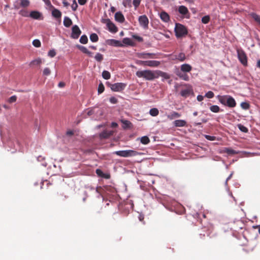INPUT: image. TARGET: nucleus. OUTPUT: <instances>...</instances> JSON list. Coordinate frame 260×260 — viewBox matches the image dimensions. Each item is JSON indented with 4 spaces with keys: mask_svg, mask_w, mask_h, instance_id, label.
<instances>
[{
    "mask_svg": "<svg viewBox=\"0 0 260 260\" xmlns=\"http://www.w3.org/2000/svg\"><path fill=\"white\" fill-rule=\"evenodd\" d=\"M217 98L219 102L222 105L230 108H234L236 106V102L235 99L231 95H218Z\"/></svg>",
    "mask_w": 260,
    "mask_h": 260,
    "instance_id": "nucleus-1",
    "label": "nucleus"
},
{
    "mask_svg": "<svg viewBox=\"0 0 260 260\" xmlns=\"http://www.w3.org/2000/svg\"><path fill=\"white\" fill-rule=\"evenodd\" d=\"M136 75L139 78H143L147 80H152L157 78L154 72L151 70L138 71Z\"/></svg>",
    "mask_w": 260,
    "mask_h": 260,
    "instance_id": "nucleus-2",
    "label": "nucleus"
},
{
    "mask_svg": "<svg viewBox=\"0 0 260 260\" xmlns=\"http://www.w3.org/2000/svg\"><path fill=\"white\" fill-rule=\"evenodd\" d=\"M174 30L175 35L177 38L184 37L188 34V30L186 27L180 23H176Z\"/></svg>",
    "mask_w": 260,
    "mask_h": 260,
    "instance_id": "nucleus-3",
    "label": "nucleus"
},
{
    "mask_svg": "<svg viewBox=\"0 0 260 260\" xmlns=\"http://www.w3.org/2000/svg\"><path fill=\"white\" fill-rule=\"evenodd\" d=\"M114 153L117 155L124 157L134 156L140 154L138 152L133 150L117 151L114 152Z\"/></svg>",
    "mask_w": 260,
    "mask_h": 260,
    "instance_id": "nucleus-4",
    "label": "nucleus"
},
{
    "mask_svg": "<svg viewBox=\"0 0 260 260\" xmlns=\"http://www.w3.org/2000/svg\"><path fill=\"white\" fill-rule=\"evenodd\" d=\"M111 89L115 92H120L122 91L126 86V84L124 83H116L114 84H108Z\"/></svg>",
    "mask_w": 260,
    "mask_h": 260,
    "instance_id": "nucleus-5",
    "label": "nucleus"
},
{
    "mask_svg": "<svg viewBox=\"0 0 260 260\" xmlns=\"http://www.w3.org/2000/svg\"><path fill=\"white\" fill-rule=\"evenodd\" d=\"M237 55L240 62L244 66L247 65V57L245 52L242 50L238 49L237 50Z\"/></svg>",
    "mask_w": 260,
    "mask_h": 260,
    "instance_id": "nucleus-6",
    "label": "nucleus"
},
{
    "mask_svg": "<svg viewBox=\"0 0 260 260\" xmlns=\"http://www.w3.org/2000/svg\"><path fill=\"white\" fill-rule=\"evenodd\" d=\"M102 22L106 24L109 31L111 32L116 33L118 31V28L109 19H104Z\"/></svg>",
    "mask_w": 260,
    "mask_h": 260,
    "instance_id": "nucleus-7",
    "label": "nucleus"
},
{
    "mask_svg": "<svg viewBox=\"0 0 260 260\" xmlns=\"http://www.w3.org/2000/svg\"><path fill=\"white\" fill-rule=\"evenodd\" d=\"M140 25L145 29L148 28L149 19L146 15H141L138 18Z\"/></svg>",
    "mask_w": 260,
    "mask_h": 260,
    "instance_id": "nucleus-8",
    "label": "nucleus"
},
{
    "mask_svg": "<svg viewBox=\"0 0 260 260\" xmlns=\"http://www.w3.org/2000/svg\"><path fill=\"white\" fill-rule=\"evenodd\" d=\"M185 86H187V88L182 89L180 91V95L185 98L189 96L190 94H193V93L191 86L187 84H186Z\"/></svg>",
    "mask_w": 260,
    "mask_h": 260,
    "instance_id": "nucleus-9",
    "label": "nucleus"
},
{
    "mask_svg": "<svg viewBox=\"0 0 260 260\" xmlns=\"http://www.w3.org/2000/svg\"><path fill=\"white\" fill-rule=\"evenodd\" d=\"M81 34V31L78 25H75L72 28L71 37L73 39H77L79 38Z\"/></svg>",
    "mask_w": 260,
    "mask_h": 260,
    "instance_id": "nucleus-10",
    "label": "nucleus"
},
{
    "mask_svg": "<svg viewBox=\"0 0 260 260\" xmlns=\"http://www.w3.org/2000/svg\"><path fill=\"white\" fill-rule=\"evenodd\" d=\"M138 57L143 59L157 58V54L156 53L144 52L139 53L138 54Z\"/></svg>",
    "mask_w": 260,
    "mask_h": 260,
    "instance_id": "nucleus-11",
    "label": "nucleus"
},
{
    "mask_svg": "<svg viewBox=\"0 0 260 260\" xmlns=\"http://www.w3.org/2000/svg\"><path fill=\"white\" fill-rule=\"evenodd\" d=\"M106 43L108 45L115 47H122L123 44L120 41L115 39H109L106 41Z\"/></svg>",
    "mask_w": 260,
    "mask_h": 260,
    "instance_id": "nucleus-12",
    "label": "nucleus"
},
{
    "mask_svg": "<svg viewBox=\"0 0 260 260\" xmlns=\"http://www.w3.org/2000/svg\"><path fill=\"white\" fill-rule=\"evenodd\" d=\"M29 17L34 19H42V14L37 11H32L29 13Z\"/></svg>",
    "mask_w": 260,
    "mask_h": 260,
    "instance_id": "nucleus-13",
    "label": "nucleus"
},
{
    "mask_svg": "<svg viewBox=\"0 0 260 260\" xmlns=\"http://www.w3.org/2000/svg\"><path fill=\"white\" fill-rule=\"evenodd\" d=\"M160 64V61L157 60H146V66L155 68L158 67Z\"/></svg>",
    "mask_w": 260,
    "mask_h": 260,
    "instance_id": "nucleus-14",
    "label": "nucleus"
},
{
    "mask_svg": "<svg viewBox=\"0 0 260 260\" xmlns=\"http://www.w3.org/2000/svg\"><path fill=\"white\" fill-rule=\"evenodd\" d=\"M115 19L116 21L120 23H123L125 20L123 15L120 12H116L115 14Z\"/></svg>",
    "mask_w": 260,
    "mask_h": 260,
    "instance_id": "nucleus-15",
    "label": "nucleus"
},
{
    "mask_svg": "<svg viewBox=\"0 0 260 260\" xmlns=\"http://www.w3.org/2000/svg\"><path fill=\"white\" fill-rule=\"evenodd\" d=\"M159 16L161 20L165 22H168L170 20L169 15L165 11L161 12Z\"/></svg>",
    "mask_w": 260,
    "mask_h": 260,
    "instance_id": "nucleus-16",
    "label": "nucleus"
},
{
    "mask_svg": "<svg viewBox=\"0 0 260 260\" xmlns=\"http://www.w3.org/2000/svg\"><path fill=\"white\" fill-rule=\"evenodd\" d=\"M77 47L83 53L87 54L90 57H92L93 53L89 51L85 47L81 45H77Z\"/></svg>",
    "mask_w": 260,
    "mask_h": 260,
    "instance_id": "nucleus-17",
    "label": "nucleus"
},
{
    "mask_svg": "<svg viewBox=\"0 0 260 260\" xmlns=\"http://www.w3.org/2000/svg\"><path fill=\"white\" fill-rule=\"evenodd\" d=\"M52 8L53 9L51 12L52 16L56 19H60L62 15L61 12L54 7Z\"/></svg>",
    "mask_w": 260,
    "mask_h": 260,
    "instance_id": "nucleus-18",
    "label": "nucleus"
},
{
    "mask_svg": "<svg viewBox=\"0 0 260 260\" xmlns=\"http://www.w3.org/2000/svg\"><path fill=\"white\" fill-rule=\"evenodd\" d=\"M181 115V114L177 112L172 111L167 115V118L170 120H173L175 118H179Z\"/></svg>",
    "mask_w": 260,
    "mask_h": 260,
    "instance_id": "nucleus-19",
    "label": "nucleus"
},
{
    "mask_svg": "<svg viewBox=\"0 0 260 260\" xmlns=\"http://www.w3.org/2000/svg\"><path fill=\"white\" fill-rule=\"evenodd\" d=\"M180 69L182 72H189L192 70V67L189 64L185 63L181 66Z\"/></svg>",
    "mask_w": 260,
    "mask_h": 260,
    "instance_id": "nucleus-20",
    "label": "nucleus"
},
{
    "mask_svg": "<svg viewBox=\"0 0 260 260\" xmlns=\"http://www.w3.org/2000/svg\"><path fill=\"white\" fill-rule=\"evenodd\" d=\"M113 134V132L112 131H104L100 134V137L102 138H108Z\"/></svg>",
    "mask_w": 260,
    "mask_h": 260,
    "instance_id": "nucleus-21",
    "label": "nucleus"
},
{
    "mask_svg": "<svg viewBox=\"0 0 260 260\" xmlns=\"http://www.w3.org/2000/svg\"><path fill=\"white\" fill-rule=\"evenodd\" d=\"M173 123L176 127H183L186 125V122L184 120H176Z\"/></svg>",
    "mask_w": 260,
    "mask_h": 260,
    "instance_id": "nucleus-22",
    "label": "nucleus"
},
{
    "mask_svg": "<svg viewBox=\"0 0 260 260\" xmlns=\"http://www.w3.org/2000/svg\"><path fill=\"white\" fill-rule=\"evenodd\" d=\"M155 73L157 74L156 76H157V78L159 76H160L166 79H168L170 78V75L169 74H168L167 73L162 72L161 71H156L155 72Z\"/></svg>",
    "mask_w": 260,
    "mask_h": 260,
    "instance_id": "nucleus-23",
    "label": "nucleus"
},
{
    "mask_svg": "<svg viewBox=\"0 0 260 260\" xmlns=\"http://www.w3.org/2000/svg\"><path fill=\"white\" fill-rule=\"evenodd\" d=\"M120 121L123 124L122 127L124 129L129 128L132 126V123L128 120L121 119Z\"/></svg>",
    "mask_w": 260,
    "mask_h": 260,
    "instance_id": "nucleus-24",
    "label": "nucleus"
},
{
    "mask_svg": "<svg viewBox=\"0 0 260 260\" xmlns=\"http://www.w3.org/2000/svg\"><path fill=\"white\" fill-rule=\"evenodd\" d=\"M178 11L181 14L184 15L189 13L187 8L184 6H179L178 8Z\"/></svg>",
    "mask_w": 260,
    "mask_h": 260,
    "instance_id": "nucleus-25",
    "label": "nucleus"
},
{
    "mask_svg": "<svg viewBox=\"0 0 260 260\" xmlns=\"http://www.w3.org/2000/svg\"><path fill=\"white\" fill-rule=\"evenodd\" d=\"M177 75L181 79L185 81H188L189 79V77L187 74H186L185 72H178L177 73Z\"/></svg>",
    "mask_w": 260,
    "mask_h": 260,
    "instance_id": "nucleus-26",
    "label": "nucleus"
},
{
    "mask_svg": "<svg viewBox=\"0 0 260 260\" xmlns=\"http://www.w3.org/2000/svg\"><path fill=\"white\" fill-rule=\"evenodd\" d=\"M72 24V20L68 17H64L63 20V25L67 27H69Z\"/></svg>",
    "mask_w": 260,
    "mask_h": 260,
    "instance_id": "nucleus-27",
    "label": "nucleus"
},
{
    "mask_svg": "<svg viewBox=\"0 0 260 260\" xmlns=\"http://www.w3.org/2000/svg\"><path fill=\"white\" fill-rule=\"evenodd\" d=\"M90 40L92 42H96L99 40V37L95 33H92L90 35Z\"/></svg>",
    "mask_w": 260,
    "mask_h": 260,
    "instance_id": "nucleus-28",
    "label": "nucleus"
},
{
    "mask_svg": "<svg viewBox=\"0 0 260 260\" xmlns=\"http://www.w3.org/2000/svg\"><path fill=\"white\" fill-rule=\"evenodd\" d=\"M252 18L258 24H260V16L254 13H252L250 14Z\"/></svg>",
    "mask_w": 260,
    "mask_h": 260,
    "instance_id": "nucleus-29",
    "label": "nucleus"
},
{
    "mask_svg": "<svg viewBox=\"0 0 260 260\" xmlns=\"http://www.w3.org/2000/svg\"><path fill=\"white\" fill-rule=\"evenodd\" d=\"M19 14L23 17H29V14L28 11L26 9H22L19 12Z\"/></svg>",
    "mask_w": 260,
    "mask_h": 260,
    "instance_id": "nucleus-30",
    "label": "nucleus"
},
{
    "mask_svg": "<svg viewBox=\"0 0 260 260\" xmlns=\"http://www.w3.org/2000/svg\"><path fill=\"white\" fill-rule=\"evenodd\" d=\"M140 141L143 144L146 145L150 142V140L147 136H143L140 139Z\"/></svg>",
    "mask_w": 260,
    "mask_h": 260,
    "instance_id": "nucleus-31",
    "label": "nucleus"
},
{
    "mask_svg": "<svg viewBox=\"0 0 260 260\" xmlns=\"http://www.w3.org/2000/svg\"><path fill=\"white\" fill-rule=\"evenodd\" d=\"M149 113L152 116H156L158 115L159 111L156 108H152L150 110Z\"/></svg>",
    "mask_w": 260,
    "mask_h": 260,
    "instance_id": "nucleus-32",
    "label": "nucleus"
},
{
    "mask_svg": "<svg viewBox=\"0 0 260 260\" xmlns=\"http://www.w3.org/2000/svg\"><path fill=\"white\" fill-rule=\"evenodd\" d=\"M176 58L181 61H183L186 58L185 55L184 53L181 52L178 55L176 56Z\"/></svg>",
    "mask_w": 260,
    "mask_h": 260,
    "instance_id": "nucleus-33",
    "label": "nucleus"
},
{
    "mask_svg": "<svg viewBox=\"0 0 260 260\" xmlns=\"http://www.w3.org/2000/svg\"><path fill=\"white\" fill-rule=\"evenodd\" d=\"M94 58L97 61L101 62L104 59L103 55L100 53H97L94 56Z\"/></svg>",
    "mask_w": 260,
    "mask_h": 260,
    "instance_id": "nucleus-34",
    "label": "nucleus"
},
{
    "mask_svg": "<svg viewBox=\"0 0 260 260\" xmlns=\"http://www.w3.org/2000/svg\"><path fill=\"white\" fill-rule=\"evenodd\" d=\"M80 42L83 44H86L88 42V38L85 35H82L80 39Z\"/></svg>",
    "mask_w": 260,
    "mask_h": 260,
    "instance_id": "nucleus-35",
    "label": "nucleus"
},
{
    "mask_svg": "<svg viewBox=\"0 0 260 260\" xmlns=\"http://www.w3.org/2000/svg\"><path fill=\"white\" fill-rule=\"evenodd\" d=\"M102 76L105 79L108 80L110 78L111 75L109 72L107 71H104L102 73Z\"/></svg>",
    "mask_w": 260,
    "mask_h": 260,
    "instance_id": "nucleus-36",
    "label": "nucleus"
},
{
    "mask_svg": "<svg viewBox=\"0 0 260 260\" xmlns=\"http://www.w3.org/2000/svg\"><path fill=\"white\" fill-rule=\"evenodd\" d=\"M210 110L214 113L219 112L220 111V108L217 105H213L210 107Z\"/></svg>",
    "mask_w": 260,
    "mask_h": 260,
    "instance_id": "nucleus-37",
    "label": "nucleus"
},
{
    "mask_svg": "<svg viewBox=\"0 0 260 260\" xmlns=\"http://www.w3.org/2000/svg\"><path fill=\"white\" fill-rule=\"evenodd\" d=\"M42 63V60L40 58H38L35 60H32L30 64L31 66H38L40 65Z\"/></svg>",
    "mask_w": 260,
    "mask_h": 260,
    "instance_id": "nucleus-38",
    "label": "nucleus"
},
{
    "mask_svg": "<svg viewBox=\"0 0 260 260\" xmlns=\"http://www.w3.org/2000/svg\"><path fill=\"white\" fill-rule=\"evenodd\" d=\"M122 43L124 44L128 45H132L133 42L132 40L128 38H124L122 40Z\"/></svg>",
    "mask_w": 260,
    "mask_h": 260,
    "instance_id": "nucleus-39",
    "label": "nucleus"
},
{
    "mask_svg": "<svg viewBox=\"0 0 260 260\" xmlns=\"http://www.w3.org/2000/svg\"><path fill=\"white\" fill-rule=\"evenodd\" d=\"M20 5L23 7H27L30 4V2L28 0H20Z\"/></svg>",
    "mask_w": 260,
    "mask_h": 260,
    "instance_id": "nucleus-40",
    "label": "nucleus"
},
{
    "mask_svg": "<svg viewBox=\"0 0 260 260\" xmlns=\"http://www.w3.org/2000/svg\"><path fill=\"white\" fill-rule=\"evenodd\" d=\"M210 18L209 15H206L202 17V22L204 24H207L210 21Z\"/></svg>",
    "mask_w": 260,
    "mask_h": 260,
    "instance_id": "nucleus-41",
    "label": "nucleus"
},
{
    "mask_svg": "<svg viewBox=\"0 0 260 260\" xmlns=\"http://www.w3.org/2000/svg\"><path fill=\"white\" fill-rule=\"evenodd\" d=\"M238 127L239 129L242 132L247 133L248 131V128L241 124H238Z\"/></svg>",
    "mask_w": 260,
    "mask_h": 260,
    "instance_id": "nucleus-42",
    "label": "nucleus"
},
{
    "mask_svg": "<svg viewBox=\"0 0 260 260\" xmlns=\"http://www.w3.org/2000/svg\"><path fill=\"white\" fill-rule=\"evenodd\" d=\"M225 152L228 154L234 155L237 153V152L234 149L231 148H226Z\"/></svg>",
    "mask_w": 260,
    "mask_h": 260,
    "instance_id": "nucleus-43",
    "label": "nucleus"
},
{
    "mask_svg": "<svg viewBox=\"0 0 260 260\" xmlns=\"http://www.w3.org/2000/svg\"><path fill=\"white\" fill-rule=\"evenodd\" d=\"M123 5L124 7H132V1L131 0H123Z\"/></svg>",
    "mask_w": 260,
    "mask_h": 260,
    "instance_id": "nucleus-44",
    "label": "nucleus"
},
{
    "mask_svg": "<svg viewBox=\"0 0 260 260\" xmlns=\"http://www.w3.org/2000/svg\"><path fill=\"white\" fill-rule=\"evenodd\" d=\"M104 89H105V87H104V85L102 83H100L98 86V93L99 94L102 93V92H104Z\"/></svg>",
    "mask_w": 260,
    "mask_h": 260,
    "instance_id": "nucleus-45",
    "label": "nucleus"
},
{
    "mask_svg": "<svg viewBox=\"0 0 260 260\" xmlns=\"http://www.w3.org/2000/svg\"><path fill=\"white\" fill-rule=\"evenodd\" d=\"M32 44L36 47H39L41 46V43L40 40L36 39L33 41Z\"/></svg>",
    "mask_w": 260,
    "mask_h": 260,
    "instance_id": "nucleus-46",
    "label": "nucleus"
},
{
    "mask_svg": "<svg viewBox=\"0 0 260 260\" xmlns=\"http://www.w3.org/2000/svg\"><path fill=\"white\" fill-rule=\"evenodd\" d=\"M241 106L243 109L247 110L249 108L250 105L248 103L242 102L241 104Z\"/></svg>",
    "mask_w": 260,
    "mask_h": 260,
    "instance_id": "nucleus-47",
    "label": "nucleus"
},
{
    "mask_svg": "<svg viewBox=\"0 0 260 260\" xmlns=\"http://www.w3.org/2000/svg\"><path fill=\"white\" fill-rule=\"evenodd\" d=\"M141 1L142 0H133V4L135 8V9H137V8L139 6Z\"/></svg>",
    "mask_w": 260,
    "mask_h": 260,
    "instance_id": "nucleus-48",
    "label": "nucleus"
},
{
    "mask_svg": "<svg viewBox=\"0 0 260 260\" xmlns=\"http://www.w3.org/2000/svg\"><path fill=\"white\" fill-rule=\"evenodd\" d=\"M71 8L73 11H75L77 10L78 8V5L76 1V0L73 1V3L72 5H71Z\"/></svg>",
    "mask_w": 260,
    "mask_h": 260,
    "instance_id": "nucleus-49",
    "label": "nucleus"
},
{
    "mask_svg": "<svg viewBox=\"0 0 260 260\" xmlns=\"http://www.w3.org/2000/svg\"><path fill=\"white\" fill-rule=\"evenodd\" d=\"M214 96V93L211 91H208L206 94L205 96L209 99L213 98Z\"/></svg>",
    "mask_w": 260,
    "mask_h": 260,
    "instance_id": "nucleus-50",
    "label": "nucleus"
},
{
    "mask_svg": "<svg viewBox=\"0 0 260 260\" xmlns=\"http://www.w3.org/2000/svg\"><path fill=\"white\" fill-rule=\"evenodd\" d=\"M50 70L48 68H45L43 72V74L44 76H48L50 74Z\"/></svg>",
    "mask_w": 260,
    "mask_h": 260,
    "instance_id": "nucleus-51",
    "label": "nucleus"
},
{
    "mask_svg": "<svg viewBox=\"0 0 260 260\" xmlns=\"http://www.w3.org/2000/svg\"><path fill=\"white\" fill-rule=\"evenodd\" d=\"M48 55L49 56L51 57H53L56 55V52L54 49L50 50L48 53Z\"/></svg>",
    "mask_w": 260,
    "mask_h": 260,
    "instance_id": "nucleus-52",
    "label": "nucleus"
},
{
    "mask_svg": "<svg viewBox=\"0 0 260 260\" xmlns=\"http://www.w3.org/2000/svg\"><path fill=\"white\" fill-rule=\"evenodd\" d=\"M96 173L98 176L101 177H102L104 176V175H105V174L103 172V171L99 169L96 170Z\"/></svg>",
    "mask_w": 260,
    "mask_h": 260,
    "instance_id": "nucleus-53",
    "label": "nucleus"
},
{
    "mask_svg": "<svg viewBox=\"0 0 260 260\" xmlns=\"http://www.w3.org/2000/svg\"><path fill=\"white\" fill-rule=\"evenodd\" d=\"M136 62L138 65L146 66V60H137Z\"/></svg>",
    "mask_w": 260,
    "mask_h": 260,
    "instance_id": "nucleus-54",
    "label": "nucleus"
},
{
    "mask_svg": "<svg viewBox=\"0 0 260 260\" xmlns=\"http://www.w3.org/2000/svg\"><path fill=\"white\" fill-rule=\"evenodd\" d=\"M110 102L113 104H116L118 102L117 99L114 96H112L110 98Z\"/></svg>",
    "mask_w": 260,
    "mask_h": 260,
    "instance_id": "nucleus-55",
    "label": "nucleus"
},
{
    "mask_svg": "<svg viewBox=\"0 0 260 260\" xmlns=\"http://www.w3.org/2000/svg\"><path fill=\"white\" fill-rule=\"evenodd\" d=\"M205 138L210 141H214L216 139V137L215 136H210V135H205Z\"/></svg>",
    "mask_w": 260,
    "mask_h": 260,
    "instance_id": "nucleus-56",
    "label": "nucleus"
},
{
    "mask_svg": "<svg viewBox=\"0 0 260 260\" xmlns=\"http://www.w3.org/2000/svg\"><path fill=\"white\" fill-rule=\"evenodd\" d=\"M16 101V96H15V95L12 96L8 100V102L9 103H13V102H15Z\"/></svg>",
    "mask_w": 260,
    "mask_h": 260,
    "instance_id": "nucleus-57",
    "label": "nucleus"
},
{
    "mask_svg": "<svg viewBox=\"0 0 260 260\" xmlns=\"http://www.w3.org/2000/svg\"><path fill=\"white\" fill-rule=\"evenodd\" d=\"M133 38L135 39L136 40H138L139 42H142L143 41V38L140 36H137V35H134Z\"/></svg>",
    "mask_w": 260,
    "mask_h": 260,
    "instance_id": "nucleus-58",
    "label": "nucleus"
},
{
    "mask_svg": "<svg viewBox=\"0 0 260 260\" xmlns=\"http://www.w3.org/2000/svg\"><path fill=\"white\" fill-rule=\"evenodd\" d=\"M43 1L45 2V3L47 5L50 7L51 8H53V6L52 5V4L49 0H43Z\"/></svg>",
    "mask_w": 260,
    "mask_h": 260,
    "instance_id": "nucleus-59",
    "label": "nucleus"
},
{
    "mask_svg": "<svg viewBox=\"0 0 260 260\" xmlns=\"http://www.w3.org/2000/svg\"><path fill=\"white\" fill-rule=\"evenodd\" d=\"M80 5H84L87 3V0H78Z\"/></svg>",
    "mask_w": 260,
    "mask_h": 260,
    "instance_id": "nucleus-60",
    "label": "nucleus"
},
{
    "mask_svg": "<svg viewBox=\"0 0 260 260\" xmlns=\"http://www.w3.org/2000/svg\"><path fill=\"white\" fill-rule=\"evenodd\" d=\"M62 4L63 6L66 7H68L70 5V4L66 0H63Z\"/></svg>",
    "mask_w": 260,
    "mask_h": 260,
    "instance_id": "nucleus-61",
    "label": "nucleus"
},
{
    "mask_svg": "<svg viewBox=\"0 0 260 260\" xmlns=\"http://www.w3.org/2000/svg\"><path fill=\"white\" fill-rule=\"evenodd\" d=\"M204 100V96L201 95L197 96V100L199 102H201Z\"/></svg>",
    "mask_w": 260,
    "mask_h": 260,
    "instance_id": "nucleus-62",
    "label": "nucleus"
},
{
    "mask_svg": "<svg viewBox=\"0 0 260 260\" xmlns=\"http://www.w3.org/2000/svg\"><path fill=\"white\" fill-rule=\"evenodd\" d=\"M58 87L62 88L65 86V83L63 82H60L58 85Z\"/></svg>",
    "mask_w": 260,
    "mask_h": 260,
    "instance_id": "nucleus-63",
    "label": "nucleus"
},
{
    "mask_svg": "<svg viewBox=\"0 0 260 260\" xmlns=\"http://www.w3.org/2000/svg\"><path fill=\"white\" fill-rule=\"evenodd\" d=\"M111 126L112 127H117L118 126V124L117 123L113 122L111 123Z\"/></svg>",
    "mask_w": 260,
    "mask_h": 260,
    "instance_id": "nucleus-64",
    "label": "nucleus"
}]
</instances>
